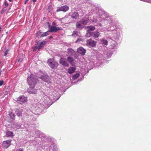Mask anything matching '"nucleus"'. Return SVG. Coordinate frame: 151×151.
Instances as JSON below:
<instances>
[{
  "instance_id": "10",
  "label": "nucleus",
  "mask_w": 151,
  "mask_h": 151,
  "mask_svg": "<svg viewBox=\"0 0 151 151\" xmlns=\"http://www.w3.org/2000/svg\"><path fill=\"white\" fill-rule=\"evenodd\" d=\"M76 27L77 28L80 29H81L84 27V25L81 21L76 23Z\"/></svg>"
},
{
  "instance_id": "1",
  "label": "nucleus",
  "mask_w": 151,
  "mask_h": 151,
  "mask_svg": "<svg viewBox=\"0 0 151 151\" xmlns=\"http://www.w3.org/2000/svg\"><path fill=\"white\" fill-rule=\"evenodd\" d=\"M37 77L33 74H31L27 79V82L30 88H34L37 83Z\"/></svg>"
},
{
  "instance_id": "29",
  "label": "nucleus",
  "mask_w": 151,
  "mask_h": 151,
  "mask_svg": "<svg viewBox=\"0 0 151 151\" xmlns=\"http://www.w3.org/2000/svg\"><path fill=\"white\" fill-rule=\"evenodd\" d=\"M4 82V81L3 80H1L0 81V86H1L2 85L3 83Z\"/></svg>"
},
{
  "instance_id": "34",
  "label": "nucleus",
  "mask_w": 151,
  "mask_h": 151,
  "mask_svg": "<svg viewBox=\"0 0 151 151\" xmlns=\"http://www.w3.org/2000/svg\"><path fill=\"white\" fill-rule=\"evenodd\" d=\"M37 0H32V1L34 2H35L36 1H37Z\"/></svg>"
},
{
  "instance_id": "4",
  "label": "nucleus",
  "mask_w": 151,
  "mask_h": 151,
  "mask_svg": "<svg viewBox=\"0 0 151 151\" xmlns=\"http://www.w3.org/2000/svg\"><path fill=\"white\" fill-rule=\"evenodd\" d=\"M11 140L8 139L3 141L2 144V146L4 148H7L11 144Z\"/></svg>"
},
{
  "instance_id": "9",
  "label": "nucleus",
  "mask_w": 151,
  "mask_h": 151,
  "mask_svg": "<svg viewBox=\"0 0 151 151\" xmlns=\"http://www.w3.org/2000/svg\"><path fill=\"white\" fill-rule=\"evenodd\" d=\"M77 51L78 53L82 55H84L86 53V51L82 47H80L78 49Z\"/></svg>"
},
{
  "instance_id": "24",
  "label": "nucleus",
  "mask_w": 151,
  "mask_h": 151,
  "mask_svg": "<svg viewBox=\"0 0 151 151\" xmlns=\"http://www.w3.org/2000/svg\"><path fill=\"white\" fill-rule=\"evenodd\" d=\"M102 43L105 45H108V42L106 40H103L102 41Z\"/></svg>"
},
{
  "instance_id": "12",
  "label": "nucleus",
  "mask_w": 151,
  "mask_h": 151,
  "mask_svg": "<svg viewBox=\"0 0 151 151\" xmlns=\"http://www.w3.org/2000/svg\"><path fill=\"white\" fill-rule=\"evenodd\" d=\"M76 70V68L74 67H70L68 69V72L69 74L74 73Z\"/></svg>"
},
{
  "instance_id": "17",
  "label": "nucleus",
  "mask_w": 151,
  "mask_h": 151,
  "mask_svg": "<svg viewBox=\"0 0 151 151\" xmlns=\"http://www.w3.org/2000/svg\"><path fill=\"white\" fill-rule=\"evenodd\" d=\"M82 23L83 24V25L84 26L88 22V20H85L84 19H82L81 20V21Z\"/></svg>"
},
{
  "instance_id": "26",
  "label": "nucleus",
  "mask_w": 151,
  "mask_h": 151,
  "mask_svg": "<svg viewBox=\"0 0 151 151\" xmlns=\"http://www.w3.org/2000/svg\"><path fill=\"white\" fill-rule=\"evenodd\" d=\"M6 7L4 8L1 12V14H3V13L6 10Z\"/></svg>"
},
{
  "instance_id": "8",
  "label": "nucleus",
  "mask_w": 151,
  "mask_h": 151,
  "mask_svg": "<svg viewBox=\"0 0 151 151\" xmlns=\"http://www.w3.org/2000/svg\"><path fill=\"white\" fill-rule=\"evenodd\" d=\"M59 63L62 65L66 67H68L69 65L65 58H61L59 60Z\"/></svg>"
},
{
  "instance_id": "27",
  "label": "nucleus",
  "mask_w": 151,
  "mask_h": 151,
  "mask_svg": "<svg viewBox=\"0 0 151 151\" xmlns=\"http://www.w3.org/2000/svg\"><path fill=\"white\" fill-rule=\"evenodd\" d=\"M8 52V50H7L5 52L4 54V56H6Z\"/></svg>"
},
{
  "instance_id": "5",
  "label": "nucleus",
  "mask_w": 151,
  "mask_h": 151,
  "mask_svg": "<svg viewBox=\"0 0 151 151\" xmlns=\"http://www.w3.org/2000/svg\"><path fill=\"white\" fill-rule=\"evenodd\" d=\"M86 45L90 47H93L96 45V42L91 39L87 40L86 41Z\"/></svg>"
},
{
  "instance_id": "37",
  "label": "nucleus",
  "mask_w": 151,
  "mask_h": 151,
  "mask_svg": "<svg viewBox=\"0 0 151 151\" xmlns=\"http://www.w3.org/2000/svg\"><path fill=\"white\" fill-rule=\"evenodd\" d=\"M1 27H0V31H1Z\"/></svg>"
},
{
  "instance_id": "31",
  "label": "nucleus",
  "mask_w": 151,
  "mask_h": 151,
  "mask_svg": "<svg viewBox=\"0 0 151 151\" xmlns=\"http://www.w3.org/2000/svg\"><path fill=\"white\" fill-rule=\"evenodd\" d=\"M5 4L6 6H8V4L6 2H5Z\"/></svg>"
},
{
  "instance_id": "21",
  "label": "nucleus",
  "mask_w": 151,
  "mask_h": 151,
  "mask_svg": "<svg viewBox=\"0 0 151 151\" xmlns=\"http://www.w3.org/2000/svg\"><path fill=\"white\" fill-rule=\"evenodd\" d=\"M46 43V41H43L41 42L39 45V46L40 47H41V48L44 45H45Z\"/></svg>"
},
{
  "instance_id": "19",
  "label": "nucleus",
  "mask_w": 151,
  "mask_h": 151,
  "mask_svg": "<svg viewBox=\"0 0 151 151\" xmlns=\"http://www.w3.org/2000/svg\"><path fill=\"white\" fill-rule=\"evenodd\" d=\"M49 31L45 32V33H43L41 36V37H43L46 36H47V35H49Z\"/></svg>"
},
{
  "instance_id": "14",
  "label": "nucleus",
  "mask_w": 151,
  "mask_h": 151,
  "mask_svg": "<svg viewBox=\"0 0 151 151\" xmlns=\"http://www.w3.org/2000/svg\"><path fill=\"white\" fill-rule=\"evenodd\" d=\"M74 51L71 48H69L67 49V53L70 55H73Z\"/></svg>"
},
{
  "instance_id": "30",
  "label": "nucleus",
  "mask_w": 151,
  "mask_h": 151,
  "mask_svg": "<svg viewBox=\"0 0 151 151\" xmlns=\"http://www.w3.org/2000/svg\"><path fill=\"white\" fill-rule=\"evenodd\" d=\"M17 116H22L21 113L19 112V113H17Z\"/></svg>"
},
{
  "instance_id": "28",
  "label": "nucleus",
  "mask_w": 151,
  "mask_h": 151,
  "mask_svg": "<svg viewBox=\"0 0 151 151\" xmlns=\"http://www.w3.org/2000/svg\"><path fill=\"white\" fill-rule=\"evenodd\" d=\"M41 32L40 31H39L36 34V37L38 36L41 34Z\"/></svg>"
},
{
  "instance_id": "25",
  "label": "nucleus",
  "mask_w": 151,
  "mask_h": 151,
  "mask_svg": "<svg viewBox=\"0 0 151 151\" xmlns=\"http://www.w3.org/2000/svg\"><path fill=\"white\" fill-rule=\"evenodd\" d=\"M78 32L76 31H73V34H72V35L73 36H75V35H77L78 34Z\"/></svg>"
},
{
  "instance_id": "11",
  "label": "nucleus",
  "mask_w": 151,
  "mask_h": 151,
  "mask_svg": "<svg viewBox=\"0 0 151 151\" xmlns=\"http://www.w3.org/2000/svg\"><path fill=\"white\" fill-rule=\"evenodd\" d=\"M79 15L78 13L77 12H74L72 13L71 15L72 18L76 19L79 17Z\"/></svg>"
},
{
  "instance_id": "15",
  "label": "nucleus",
  "mask_w": 151,
  "mask_h": 151,
  "mask_svg": "<svg viewBox=\"0 0 151 151\" xmlns=\"http://www.w3.org/2000/svg\"><path fill=\"white\" fill-rule=\"evenodd\" d=\"M100 35L99 32L97 31H95L93 32L91 34V36L95 38L98 37Z\"/></svg>"
},
{
  "instance_id": "38",
  "label": "nucleus",
  "mask_w": 151,
  "mask_h": 151,
  "mask_svg": "<svg viewBox=\"0 0 151 151\" xmlns=\"http://www.w3.org/2000/svg\"><path fill=\"white\" fill-rule=\"evenodd\" d=\"M52 37H51V36H50V38H52Z\"/></svg>"
},
{
  "instance_id": "16",
  "label": "nucleus",
  "mask_w": 151,
  "mask_h": 151,
  "mask_svg": "<svg viewBox=\"0 0 151 151\" xmlns=\"http://www.w3.org/2000/svg\"><path fill=\"white\" fill-rule=\"evenodd\" d=\"M79 76L80 74L79 73H77L75 74V75L72 76L73 79L74 80L76 79L77 78L79 77Z\"/></svg>"
},
{
  "instance_id": "23",
  "label": "nucleus",
  "mask_w": 151,
  "mask_h": 151,
  "mask_svg": "<svg viewBox=\"0 0 151 151\" xmlns=\"http://www.w3.org/2000/svg\"><path fill=\"white\" fill-rule=\"evenodd\" d=\"M41 48V47H40L39 45L38 46H36L35 47V48L34 49V50L36 51L37 50H39Z\"/></svg>"
},
{
  "instance_id": "32",
  "label": "nucleus",
  "mask_w": 151,
  "mask_h": 151,
  "mask_svg": "<svg viewBox=\"0 0 151 151\" xmlns=\"http://www.w3.org/2000/svg\"><path fill=\"white\" fill-rule=\"evenodd\" d=\"M52 25H56V23L55 22H54L53 23H52Z\"/></svg>"
},
{
  "instance_id": "2",
  "label": "nucleus",
  "mask_w": 151,
  "mask_h": 151,
  "mask_svg": "<svg viewBox=\"0 0 151 151\" xmlns=\"http://www.w3.org/2000/svg\"><path fill=\"white\" fill-rule=\"evenodd\" d=\"M47 63L50 67L52 69L56 68L58 65L57 62L54 61V60L52 59H48Z\"/></svg>"
},
{
  "instance_id": "33",
  "label": "nucleus",
  "mask_w": 151,
  "mask_h": 151,
  "mask_svg": "<svg viewBox=\"0 0 151 151\" xmlns=\"http://www.w3.org/2000/svg\"><path fill=\"white\" fill-rule=\"evenodd\" d=\"M29 0H26V1H25L24 4H25L27 3V2Z\"/></svg>"
},
{
  "instance_id": "18",
  "label": "nucleus",
  "mask_w": 151,
  "mask_h": 151,
  "mask_svg": "<svg viewBox=\"0 0 151 151\" xmlns=\"http://www.w3.org/2000/svg\"><path fill=\"white\" fill-rule=\"evenodd\" d=\"M87 28L89 29V30L90 31H93L95 29L94 26H87Z\"/></svg>"
},
{
  "instance_id": "35",
  "label": "nucleus",
  "mask_w": 151,
  "mask_h": 151,
  "mask_svg": "<svg viewBox=\"0 0 151 151\" xmlns=\"http://www.w3.org/2000/svg\"><path fill=\"white\" fill-rule=\"evenodd\" d=\"M65 19V18H63L62 19H63V21Z\"/></svg>"
},
{
  "instance_id": "20",
  "label": "nucleus",
  "mask_w": 151,
  "mask_h": 151,
  "mask_svg": "<svg viewBox=\"0 0 151 151\" xmlns=\"http://www.w3.org/2000/svg\"><path fill=\"white\" fill-rule=\"evenodd\" d=\"M6 134L7 135L9 136H13V133L11 131L7 132Z\"/></svg>"
},
{
  "instance_id": "7",
  "label": "nucleus",
  "mask_w": 151,
  "mask_h": 151,
  "mask_svg": "<svg viewBox=\"0 0 151 151\" xmlns=\"http://www.w3.org/2000/svg\"><path fill=\"white\" fill-rule=\"evenodd\" d=\"M62 30V28L61 27H56V26H53L50 27V29L49 30V32H56L58 30Z\"/></svg>"
},
{
  "instance_id": "3",
  "label": "nucleus",
  "mask_w": 151,
  "mask_h": 151,
  "mask_svg": "<svg viewBox=\"0 0 151 151\" xmlns=\"http://www.w3.org/2000/svg\"><path fill=\"white\" fill-rule=\"evenodd\" d=\"M69 9V7L65 5L58 7L56 11L57 12L60 11H63L64 12H65L68 11Z\"/></svg>"
},
{
  "instance_id": "6",
  "label": "nucleus",
  "mask_w": 151,
  "mask_h": 151,
  "mask_svg": "<svg viewBox=\"0 0 151 151\" xmlns=\"http://www.w3.org/2000/svg\"><path fill=\"white\" fill-rule=\"evenodd\" d=\"M17 101L19 102L25 103L27 101V98L24 96H19L17 98Z\"/></svg>"
},
{
  "instance_id": "22",
  "label": "nucleus",
  "mask_w": 151,
  "mask_h": 151,
  "mask_svg": "<svg viewBox=\"0 0 151 151\" xmlns=\"http://www.w3.org/2000/svg\"><path fill=\"white\" fill-rule=\"evenodd\" d=\"M9 115L12 118H14L15 116V115L13 112H11L9 114Z\"/></svg>"
},
{
  "instance_id": "36",
  "label": "nucleus",
  "mask_w": 151,
  "mask_h": 151,
  "mask_svg": "<svg viewBox=\"0 0 151 151\" xmlns=\"http://www.w3.org/2000/svg\"><path fill=\"white\" fill-rule=\"evenodd\" d=\"M9 1L11 2L13 0H8Z\"/></svg>"
},
{
  "instance_id": "13",
  "label": "nucleus",
  "mask_w": 151,
  "mask_h": 151,
  "mask_svg": "<svg viewBox=\"0 0 151 151\" xmlns=\"http://www.w3.org/2000/svg\"><path fill=\"white\" fill-rule=\"evenodd\" d=\"M67 60L70 64L72 65H73V62L75 60V59L74 58L71 57L69 56L67 58Z\"/></svg>"
}]
</instances>
